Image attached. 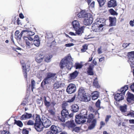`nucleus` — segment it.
<instances>
[{
  "instance_id": "1",
  "label": "nucleus",
  "mask_w": 134,
  "mask_h": 134,
  "mask_svg": "<svg viewBox=\"0 0 134 134\" xmlns=\"http://www.w3.org/2000/svg\"><path fill=\"white\" fill-rule=\"evenodd\" d=\"M41 120L40 116L37 115L35 124V129L38 132H40L43 130L44 127L47 128L51 125V122L49 120L44 117L42 118Z\"/></svg>"
},
{
  "instance_id": "2",
  "label": "nucleus",
  "mask_w": 134,
  "mask_h": 134,
  "mask_svg": "<svg viewBox=\"0 0 134 134\" xmlns=\"http://www.w3.org/2000/svg\"><path fill=\"white\" fill-rule=\"evenodd\" d=\"M77 16L80 18H85L83 23L85 25H89L92 23V15L90 13H87L85 10H81L77 14Z\"/></svg>"
},
{
  "instance_id": "3",
  "label": "nucleus",
  "mask_w": 134,
  "mask_h": 134,
  "mask_svg": "<svg viewBox=\"0 0 134 134\" xmlns=\"http://www.w3.org/2000/svg\"><path fill=\"white\" fill-rule=\"evenodd\" d=\"M72 59L71 56H68L63 59L61 61L60 66L61 68L66 67L68 70H70L73 66Z\"/></svg>"
},
{
  "instance_id": "4",
  "label": "nucleus",
  "mask_w": 134,
  "mask_h": 134,
  "mask_svg": "<svg viewBox=\"0 0 134 134\" xmlns=\"http://www.w3.org/2000/svg\"><path fill=\"white\" fill-rule=\"evenodd\" d=\"M128 88L129 86L128 85H126L124 87H122L120 90L121 93H117L115 94L114 96L115 99L118 101H120L123 99L124 98V95Z\"/></svg>"
},
{
  "instance_id": "5",
  "label": "nucleus",
  "mask_w": 134,
  "mask_h": 134,
  "mask_svg": "<svg viewBox=\"0 0 134 134\" xmlns=\"http://www.w3.org/2000/svg\"><path fill=\"white\" fill-rule=\"evenodd\" d=\"M16 124L17 120L16 119H13L12 120H9L6 122L3 125V130L9 131L10 128V126Z\"/></svg>"
},
{
  "instance_id": "6",
  "label": "nucleus",
  "mask_w": 134,
  "mask_h": 134,
  "mask_svg": "<svg viewBox=\"0 0 134 134\" xmlns=\"http://www.w3.org/2000/svg\"><path fill=\"white\" fill-rule=\"evenodd\" d=\"M128 62L130 64L131 68L134 69V51L128 53Z\"/></svg>"
},
{
  "instance_id": "7",
  "label": "nucleus",
  "mask_w": 134,
  "mask_h": 134,
  "mask_svg": "<svg viewBox=\"0 0 134 134\" xmlns=\"http://www.w3.org/2000/svg\"><path fill=\"white\" fill-rule=\"evenodd\" d=\"M61 118H59V119L62 122H64L65 119L67 118L69 114L68 110L65 108H63V109L61 111Z\"/></svg>"
},
{
  "instance_id": "8",
  "label": "nucleus",
  "mask_w": 134,
  "mask_h": 134,
  "mask_svg": "<svg viewBox=\"0 0 134 134\" xmlns=\"http://www.w3.org/2000/svg\"><path fill=\"white\" fill-rule=\"evenodd\" d=\"M76 90L75 85L73 84H70L68 86L66 90V92L69 94H71L74 93Z\"/></svg>"
},
{
  "instance_id": "9",
  "label": "nucleus",
  "mask_w": 134,
  "mask_h": 134,
  "mask_svg": "<svg viewBox=\"0 0 134 134\" xmlns=\"http://www.w3.org/2000/svg\"><path fill=\"white\" fill-rule=\"evenodd\" d=\"M54 81L53 79L49 78L47 76L44 79L41 84V86L43 88H44V86L48 84L51 83L52 82H53Z\"/></svg>"
},
{
  "instance_id": "10",
  "label": "nucleus",
  "mask_w": 134,
  "mask_h": 134,
  "mask_svg": "<svg viewBox=\"0 0 134 134\" xmlns=\"http://www.w3.org/2000/svg\"><path fill=\"white\" fill-rule=\"evenodd\" d=\"M24 33H25L26 34H27L28 35L30 36L29 37L33 36L35 34L34 32L30 31L29 29H25L22 30L20 34L18 36V37H17V38H19L20 39L22 35ZM18 39L17 38V40Z\"/></svg>"
},
{
  "instance_id": "11",
  "label": "nucleus",
  "mask_w": 134,
  "mask_h": 134,
  "mask_svg": "<svg viewBox=\"0 0 134 134\" xmlns=\"http://www.w3.org/2000/svg\"><path fill=\"white\" fill-rule=\"evenodd\" d=\"M103 28L97 24L94 23L92 26L93 31L96 32H98L103 30Z\"/></svg>"
},
{
  "instance_id": "12",
  "label": "nucleus",
  "mask_w": 134,
  "mask_h": 134,
  "mask_svg": "<svg viewBox=\"0 0 134 134\" xmlns=\"http://www.w3.org/2000/svg\"><path fill=\"white\" fill-rule=\"evenodd\" d=\"M87 119L85 118L80 117L79 116L77 115L76 117L75 121L79 124H83L86 122Z\"/></svg>"
},
{
  "instance_id": "13",
  "label": "nucleus",
  "mask_w": 134,
  "mask_h": 134,
  "mask_svg": "<svg viewBox=\"0 0 134 134\" xmlns=\"http://www.w3.org/2000/svg\"><path fill=\"white\" fill-rule=\"evenodd\" d=\"M87 122L89 123L88 129L91 130L95 128L97 124V121L96 119H94L90 122Z\"/></svg>"
},
{
  "instance_id": "14",
  "label": "nucleus",
  "mask_w": 134,
  "mask_h": 134,
  "mask_svg": "<svg viewBox=\"0 0 134 134\" xmlns=\"http://www.w3.org/2000/svg\"><path fill=\"white\" fill-rule=\"evenodd\" d=\"M50 131L54 134H57L60 131L59 128L54 125H52L51 127Z\"/></svg>"
},
{
  "instance_id": "15",
  "label": "nucleus",
  "mask_w": 134,
  "mask_h": 134,
  "mask_svg": "<svg viewBox=\"0 0 134 134\" xmlns=\"http://www.w3.org/2000/svg\"><path fill=\"white\" fill-rule=\"evenodd\" d=\"M66 126L69 129H72L76 126L75 123L73 120L68 121L66 123Z\"/></svg>"
},
{
  "instance_id": "16",
  "label": "nucleus",
  "mask_w": 134,
  "mask_h": 134,
  "mask_svg": "<svg viewBox=\"0 0 134 134\" xmlns=\"http://www.w3.org/2000/svg\"><path fill=\"white\" fill-rule=\"evenodd\" d=\"M105 20L104 19H97L95 23L102 26L103 27L105 25Z\"/></svg>"
},
{
  "instance_id": "17",
  "label": "nucleus",
  "mask_w": 134,
  "mask_h": 134,
  "mask_svg": "<svg viewBox=\"0 0 134 134\" xmlns=\"http://www.w3.org/2000/svg\"><path fill=\"white\" fill-rule=\"evenodd\" d=\"M82 101L87 102L89 101L91 99V95L88 93H87L83 95L81 97Z\"/></svg>"
},
{
  "instance_id": "18",
  "label": "nucleus",
  "mask_w": 134,
  "mask_h": 134,
  "mask_svg": "<svg viewBox=\"0 0 134 134\" xmlns=\"http://www.w3.org/2000/svg\"><path fill=\"white\" fill-rule=\"evenodd\" d=\"M21 64H23L22 67L23 69V71L24 72V77L26 79H27V72L29 71V67H27V68L26 67L25 64L24 63L23 64L22 62H21Z\"/></svg>"
},
{
  "instance_id": "19",
  "label": "nucleus",
  "mask_w": 134,
  "mask_h": 134,
  "mask_svg": "<svg viewBox=\"0 0 134 134\" xmlns=\"http://www.w3.org/2000/svg\"><path fill=\"white\" fill-rule=\"evenodd\" d=\"M73 27L75 30H78L80 28V25L79 22L76 20H74L72 23Z\"/></svg>"
},
{
  "instance_id": "20",
  "label": "nucleus",
  "mask_w": 134,
  "mask_h": 134,
  "mask_svg": "<svg viewBox=\"0 0 134 134\" xmlns=\"http://www.w3.org/2000/svg\"><path fill=\"white\" fill-rule=\"evenodd\" d=\"M32 114H29L27 113H25L22 115L20 119L21 120H25L31 118L32 117Z\"/></svg>"
},
{
  "instance_id": "21",
  "label": "nucleus",
  "mask_w": 134,
  "mask_h": 134,
  "mask_svg": "<svg viewBox=\"0 0 134 134\" xmlns=\"http://www.w3.org/2000/svg\"><path fill=\"white\" fill-rule=\"evenodd\" d=\"M117 5V3L115 0H110L108 3V6L109 7H114Z\"/></svg>"
},
{
  "instance_id": "22",
  "label": "nucleus",
  "mask_w": 134,
  "mask_h": 134,
  "mask_svg": "<svg viewBox=\"0 0 134 134\" xmlns=\"http://www.w3.org/2000/svg\"><path fill=\"white\" fill-rule=\"evenodd\" d=\"M24 40L25 41L26 45L28 46H30L31 45V43L29 41V40L30 41H33V38L31 37H26L24 36L23 37Z\"/></svg>"
},
{
  "instance_id": "23",
  "label": "nucleus",
  "mask_w": 134,
  "mask_h": 134,
  "mask_svg": "<svg viewBox=\"0 0 134 134\" xmlns=\"http://www.w3.org/2000/svg\"><path fill=\"white\" fill-rule=\"evenodd\" d=\"M127 100L130 102L131 101H134V95L130 92H128L127 94Z\"/></svg>"
},
{
  "instance_id": "24",
  "label": "nucleus",
  "mask_w": 134,
  "mask_h": 134,
  "mask_svg": "<svg viewBox=\"0 0 134 134\" xmlns=\"http://www.w3.org/2000/svg\"><path fill=\"white\" fill-rule=\"evenodd\" d=\"M78 116L82 118H87V111L86 109H83L81 110L80 113L78 115Z\"/></svg>"
},
{
  "instance_id": "25",
  "label": "nucleus",
  "mask_w": 134,
  "mask_h": 134,
  "mask_svg": "<svg viewBox=\"0 0 134 134\" xmlns=\"http://www.w3.org/2000/svg\"><path fill=\"white\" fill-rule=\"evenodd\" d=\"M94 65L92 64H91L88 68L87 69V72L89 75H93L94 73L93 71V70Z\"/></svg>"
},
{
  "instance_id": "26",
  "label": "nucleus",
  "mask_w": 134,
  "mask_h": 134,
  "mask_svg": "<svg viewBox=\"0 0 134 134\" xmlns=\"http://www.w3.org/2000/svg\"><path fill=\"white\" fill-rule=\"evenodd\" d=\"M79 72L77 70H75L74 72L69 74V78L70 80L75 79L78 75Z\"/></svg>"
},
{
  "instance_id": "27",
  "label": "nucleus",
  "mask_w": 134,
  "mask_h": 134,
  "mask_svg": "<svg viewBox=\"0 0 134 134\" xmlns=\"http://www.w3.org/2000/svg\"><path fill=\"white\" fill-rule=\"evenodd\" d=\"M116 17H109V20L110 23V26H114L115 25L116 23Z\"/></svg>"
},
{
  "instance_id": "28",
  "label": "nucleus",
  "mask_w": 134,
  "mask_h": 134,
  "mask_svg": "<svg viewBox=\"0 0 134 134\" xmlns=\"http://www.w3.org/2000/svg\"><path fill=\"white\" fill-rule=\"evenodd\" d=\"M46 76L51 79H53L55 81L56 80L57 78L56 76V74L54 73H52L51 72L48 73L47 74Z\"/></svg>"
},
{
  "instance_id": "29",
  "label": "nucleus",
  "mask_w": 134,
  "mask_h": 134,
  "mask_svg": "<svg viewBox=\"0 0 134 134\" xmlns=\"http://www.w3.org/2000/svg\"><path fill=\"white\" fill-rule=\"evenodd\" d=\"M92 99L93 100H95L97 99L99 96V93L98 91H94L92 94Z\"/></svg>"
},
{
  "instance_id": "30",
  "label": "nucleus",
  "mask_w": 134,
  "mask_h": 134,
  "mask_svg": "<svg viewBox=\"0 0 134 134\" xmlns=\"http://www.w3.org/2000/svg\"><path fill=\"white\" fill-rule=\"evenodd\" d=\"M79 109V107L77 104H74L71 106V110L74 112L75 113L78 111Z\"/></svg>"
},
{
  "instance_id": "31",
  "label": "nucleus",
  "mask_w": 134,
  "mask_h": 134,
  "mask_svg": "<svg viewBox=\"0 0 134 134\" xmlns=\"http://www.w3.org/2000/svg\"><path fill=\"white\" fill-rule=\"evenodd\" d=\"M83 28L84 27L82 26L79 28L78 30H75L76 31V34L78 35H81L83 32Z\"/></svg>"
},
{
  "instance_id": "32",
  "label": "nucleus",
  "mask_w": 134,
  "mask_h": 134,
  "mask_svg": "<svg viewBox=\"0 0 134 134\" xmlns=\"http://www.w3.org/2000/svg\"><path fill=\"white\" fill-rule=\"evenodd\" d=\"M85 90L83 88H80L78 91V94L79 96H82L85 94H86Z\"/></svg>"
},
{
  "instance_id": "33",
  "label": "nucleus",
  "mask_w": 134,
  "mask_h": 134,
  "mask_svg": "<svg viewBox=\"0 0 134 134\" xmlns=\"http://www.w3.org/2000/svg\"><path fill=\"white\" fill-rule=\"evenodd\" d=\"M120 110L122 112H125L127 110L126 105H124L123 106H120Z\"/></svg>"
},
{
  "instance_id": "34",
  "label": "nucleus",
  "mask_w": 134,
  "mask_h": 134,
  "mask_svg": "<svg viewBox=\"0 0 134 134\" xmlns=\"http://www.w3.org/2000/svg\"><path fill=\"white\" fill-rule=\"evenodd\" d=\"M94 116L93 114H89L88 118H87V122H90L91 121L94 119Z\"/></svg>"
},
{
  "instance_id": "35",
  "label": "nucleus",
  "mask_w": 134,
  "mask_h": 134,
  "mask_svg": "<svg viewBox=\"0 0 134 134\" xmlns=\"http://www.w3.org/2000/svg\"><path fill=\"white\" fill-rule=\"evenodd\" d=\"M93 85L96 87L98 88L99 87L98 81L97 80V78L96 77L94 81Z\"/></svg>"
},
{
  "instance_id": "36",
  "label": "nucleus",
  "mask_w": 134,
  "mask_h": 134,
  "mask_svg": "<svg viewBox=\"0 0 134 134\" xmlns=\"http://www.w3.org/2000/svg\"><path fill=\"white\" fill-rule=\"evenodd\" d=\"M75 66L76 69H80L82 67V65L80 63H76L75 64Z\"/></svg>"
},
{
  "instance_id": "37",
  "label": "nucleus",
  "mask_w": 134,
  "mask_h": 134,
  "mask_svg": "<svg viewBox=\"0 0 134 134\" xmlns=\"http://www.w3.org/2000/svg\"><path fill=\"white\" fill-rule=\"evenodd\" d=\"M110 14L113 15H118V14L113 9H111L109 10Z\"/></svg>"
},
{
  "instance_id": "38",
  "label": "nucleus",
  "mask_w": 134,
  "mask_h": 134,
  "mask_svg": "<svg viewBox=\"0 0 134 134\" xmlns=\"http://www.w3.org/2000/svg\"><path fill=\"white\" fill-rule=\"evenodd\" d=\"M35 82L34 80H31V87L32 91H33V89L35 88Z\"/></svg>"
},
{
  "instance_id": "39",
  "label": "nucleus",
  "mask_w": 134,
  "mask_h": 134,
  "mask_svg": "<svg viewBox=\"0 0 134 134\" xmlns=\"http://www.w3.org/2000/svg\"><path fill=\"white\" fill-rule=\"evenodd\" d=\"M52 57V56L48 55L46 56L44 58L45 61L47 62H49L51 61V59Z\"/></svg>"
},
{
  "instance_id": "40",
  "label": "nucleus",
  "mask_w": 134,
  "mask_h": 134,
  "mask_svg": "<svg viewBox=\"0 0 134 134\" xmlns=\"http://www.w3.org/2000/svg\"><path fill=\"white\" fill-rule=\"evenodd\" d=\"M100 7L102 6L104 4L105 0H97Z\"/></svg>"
},
{
  "instance_id": "41",
  "label": "nucleus",
  "mask_w": 134,
  "mask_h": 134,
  "mask_svg": "<svg viewBox=\"0 0 134 134\" xmlns=\"http://www.w3.org/2000/svg\"><path fill=\"white\" fill-rule=\"evenodd\" d=\"M87 46L86 44H85L82 46V48L81 49V51L82 52H85L87 49Z\"/></svg>"
},
{
  "instance_id": "42",
  "label": "nucleus",
  "mask_w": 134,
  "mask_h": 134,
  "mask_svg": "<svg viewBox=\"0 0 134 134\" xmlns=\"http://www.w3.org/2000/svg\"><path fill=\"white\" fill-rule=\"evenodd\" d=\"M80 130V127H76L75 128H74L72 129V131H75L76 132H78Z\"/></svg>"
},
{
  "instance_id": "43",
  "label": "nucleus",
  "mask_w": 134,
  "mask_h": 134,
  "mask_svg": "<svg viewBox=\"0 0 134 134\" xmlns=\"http://www.w3.org/2000/svg\"><path fill=\"white\" fill-rule=\"evenodd\" d=\"M49 113L52 115H54L55 114V110L54 109H50L48 110Z\"/></svg>"
},
{
  "instance_id": "44",
  "label": "nucleus",
  "mask_w": 134,
  "mask_h": 134,
  "mask_svg": "<svg viewBox=\"0 0 134 134\" xmlns=\"http://www.w3.org/2000/svg\"><path fill=\"white\" fill-rule=\"evenodd\" d=\"M91 2H89V3L88 2V4L89 5V8H93L94 6L95 2L94 1H93L90 4Z\"/></svg>"
},
{
  "instance_id": "45",
  "label": "nucleus",
  "mask_w": 134,
  "mask_h": 134,
  "mask_svg": "<svg viewBox=\"0 0 134 134\" xmlns=\"http://www.w3.org/2000/svg\"><path fill=\"white\" fill-rule=\"evenodd\" d=\"M60 85L58 82H56L54 85V87L55 89H57L60 87Z\"/></svg>"
},
{
  "instance_id": "46",
  "label": "nucleus",
  "mask_w": 134,
  "mask_h": 134,
  "mask_svg": "<svg viewBox=\"0 0 134 134\" xmlns=\"http://www.w3.org/2000/svg\"><path fill=\"white\" fill-rule=\"evenodd\" d=\"M40 40L34 41V44L37 47H38L40 44Z\"/></svg>"
},
{
  "instance_id": "47",
  "label": "nucleus",
  "mask_w": 134,
  "mask_h": 134,
  "mask_svg": "<svg viewBox=\"0 0 134 134\" xmlns=\"http://www.w3.org/2000/svg\"><path fill=\"white\" fill-rule=\"evenodd\" d=\"M44 55L42 53H39L37 55V57L36 58H38L40 59V58H42V59H43L44 58Z\"/></svg>"
},
{
  "instance_id": "48",
  "label": "nucleus",
  "mask_w": 134,
  "mask_h": 134,
  "mask_svg": "<svg viewBox=\"0 0 134 134\" xmlns=\"http://www.w3.org/2000/svg\"><path fill=\"white\" fill-rule=\"evenodd\" d=\"M75 96H74L71 99H69L67 101V102L68 103H71L73 102L75 99Z\"/></svg>"
},
{
  "instance_id": "49",
  "label": "nucleus",
  "mask_w": 134,
  "mask_h": 134,
  "mask_svg": "<svg viewBox=\"0 0 134 134\" xmlns=\"http://www.w3.org/2000/svg\"><path fill=\"white\" fill-rule=\"evenodd\" d=\"M27 124L28 125H32L34 124V122L33 121L29 120L27 121Z\"/></svg>"
},
{
  "instance_id": "50",
  "label": "nucleus",
  "mask_w": 134,
  "mask_h": 134,
  "mask_svg": "<svg viewBox=\"0 0 134 134\" xmlns=\"http://www.w3.org/2000/svg\"><path fill=\"white\" fill-rule=\"evenodd\" d=\"M17 50H20L21 51L20 53L18 52L17 51V53H18V55H21L23 53V52H24L23 50L21 48H20L19 47H18V46H17Z\"/></svg>"
},
{
  "instance_id": "51",
  "label": "nucleus",
  "mask_w": 134,
  "mask_h": 134,
  "mask_svg": "<svg viewBox=\"0 0 134 134\" xmlns=\"http://www.w3.org/2000/svg\"><path fill=\"white\" fill-rule=\"evenodd\" d=\"M27 102L28 101L27 99H25L22 102L21 104L23 105V106H25L27 103Z\"/></svg>"
},
{
  "instance_id": "52",
  "label": "nucleus",
  "mask_w": 134,
  "mask_h": 134,
  "mask_svg": "<svg viewBox=\"0 0 134 134\" xmlns=\"http://www.w3.org/2000/svg\"><path fill=\"white\" fill-rule=\"evenodd\" d=\"M23 124L22 122L20 120L17 121V125L20 127H22Z\"/></svg>"
},
{
  "instance_id": "53",
  "label": "nucleus",
  "mask_w": 134,
  "mask_h": 134,
  "mask_svg": "<svg viewBox=\"0 0 134 134\" xmlns=\"http://www.w3.org/2000/svg\"><path fill=\"white\" fill-rule=\"evenodd\" d=\"M130 87L131 90L134 93V82L131 85Z\"/></svg>"
},
{
  "instance_id": "54",
  "label": "nucleus",
  "mask_w": 134,
  "mask_h": 134,
  "mask_svg": "<svg viewBox=\"0 0 134 134\" xmlns=\"http://www.w3.org/2000/svg\"><path fill=\"white\" fill-rule=\"evenodd\" d=\"M100 101L99 100H98L96 103V105L97 108H99L100 105Z\"/></svg>"
},
{
  "instance_id": "55",
  "label": "nucleus",
  "mask_w": 134,
  "mask_h": 134,
  "mask_svg": "<svg viewBox=\"0 0 134 134\" xmlns=\"http://www.w3.org/2000/svg\"><path fill=\"white\" fill-rule=\"evenodd\" d=\"M36 58V61L38 63H40L43 60L42 58Z\"/></svg>"
},
{
  "instance_id": "56",
  "label": "nucleus",
  "mask_w": 134,
  "mask_h": 134,
  "mask_svg": "<svg viewBox=\"0 0 134 134\" xmlns=\"http://www.w3.org/2000/svg\"><path fill=\"white\" fill-rule=\"evenodd\" d=\"M74 45V44L72 43L66 44L65 46L66 47H69L73 46Z\"/></svg>"
},
{
  "instance_id": "57",
  "label": "nucleus",
  "mask_w": 134,
  "mask_h": 134,
  "mask_svg": "<svg viewBox=\"0 0 134 134\" xmlns=\"http://www.w3.org/2000/svg\"><path fill=\"white\" fill-rule=\"evenodd\" d=\"M129 115L131 116V117H134V113L133 112H129L127 114V115L126 116H129Z\"/></svg>"
},
{
  "instance_id": "58",
  "label": "nucleus",
  "mask_w": 134,
  "mask_h": 134,
  "mask_svg": "<svg viewBox=\"0 0 134 134\" xmlns=\"http://www.w3.org/2000/svg\"><path fill=\"white\" fill-rule=\"evenodd\" d=\"M44 103L48 101L49 100V97H46L45 96H44Z\"/></svg>"
},
{
  "instance_id": "59",
  "label": "nucleus",
  "mask_w": 134,
  "mask_h": 134,
  "mask_svg": "<svg viewBox=\"0 0 134 134\" xmlns=\"http://www.w3.org/2000/svg\"><path fill=\"white\" fill-rule=\"evenodd\" d=\"M1 133V134H9L10 133L9 131L3 130L2 132Z\"/></svg>"
},
{
  "instance_id": "60",
  "label": "nucleus",
  "mask_w": 134,
  "mask_h": 134,
  "mask_svg": "<svg viewBox=\"0 0 134 134\" xmlns=\"http://www.w3.org/2000/svg\"><path fill=\"white\" fill-rule=\"evenodd\" d=\"M33 40H34V41L39 40L38 36L37 35H35L34 38H33Z\"/></svg>"
},
{
  "instance_id": "61",
  "label": "nucleus",
  "mask_w": 134,
  "mask_h": 134,
  "mask_svg": "<svg viewBox=\"0 0 134 134\" xmlns=\"http://www.w3.org/2000/svg\"><path fill=\"white\" fill-rule=\"evenodd\" d=\"M22 133L23 134H28L29 131L26 129H23Z\"/></svg>"
},
{
  "instance_id": "62",
  "label": "nucleus",
  "mask_w": 134,
  "mask_h": 134,
  "mask_svg": "<svg viewBox=\"0 0 134 134\" xmlns=\"http://www.w3.org/2000/svg\"><path fill=\"white\" fill-rule=\"evenodd\" d=\"M45 104V105L47 107H48L50 105V102L49 101L46 102L44 103Z\"/></svg>"
},
{
  "instance_id": "63",
  "label": "nucleus",
  "mask_w": 134,
  "mask_h": 134,
  "mask_svg": "<svg viewBox=\"0 0 134 134\" xmlns=\"http://www.w3.org/2000/svg\"><path fill=\"white\" fill-rule=\"evenodd\" d=\"M111 117V116L110 115H107L106 116L105 121L106 122H107L109 119Z\"/></svg>"
},
{
  "instance_id": "64",
  "label": "nucleus",
  "mask_w": 134,
  "mask_h": 134,
  "mask_svg": "<svg viewBox=\"0 0 134 134\" xmlns=\"http://www.w3.org/2000/svg\"><path fill=\"white\" fill-rule=\"evenodd\" d=\"M130 43H129L127 44V43H124L122 45V46L124 48H126L127 47V46H129L130 44Z\"/></svg>"
}]
</instances>
